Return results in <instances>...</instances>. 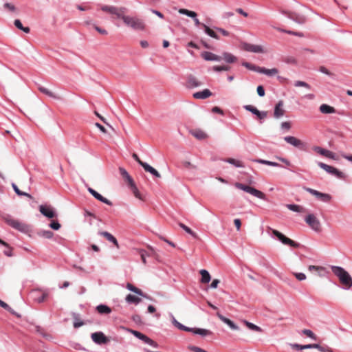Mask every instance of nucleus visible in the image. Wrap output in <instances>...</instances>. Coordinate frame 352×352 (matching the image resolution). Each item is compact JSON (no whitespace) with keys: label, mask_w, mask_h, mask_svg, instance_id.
<instances>
[{"label":"nucleus","mask_w":352,"mask_h":352,"mask_svg":"<svg viewBox=\"0 0 352 352\" xmlns=\"http://www.w3.org/2000/svg\"><path fill=\"white\" fill-rule=\"evenodd\" d=\"M193 135L198 140H203L206 138V134L201 131H197L194 132Z\"/></svg>","instance_id":"obj_49"},{"label":"nucleus","mask_w":352,"mask_h":352,"mask_svg":"<svg viewBox=\"0 0 352 352\" xmlns=\"http://www.w3.org/2000/svg\"><path fill=\"white\" fill-rule=\"evenodd\" d=\"M289 345L295 350H302V345L296 343H290Z\"/></svg>","instance_id":"obj_63"},{"label":"nucleus","mask_w":352,"mask_h":352,"mask_svg":"<svg viewBox=\"0 0 352 352\" xmlns=\"http://www.w3.org/2000/svg\"><path fill=\"white\" fill-rule=\"evenodd\" d=\"M309 226L316 232L321 230V224L319 219L314 214H308L305 219Z\"/></svg>","instance_id":"obj_9"},{"label":"nucleus","mask_w":352,"mask_h":352,"mask_svg":"<svg viewBox=\"0 0 352 352\" xmlns=\"http://www.w3.org/2000/svg\"><path fill=\"white\" fill-rule=\"evenodd\" d=\"M98 313L102 314H109L111 312V309L107 305H100L96 307Z\"/></svg>","instance_id":"obj_37"},{"label":"nucleus","mask_w":352,"mask_h":352,"mask_svg":"<svg viewBox=\"0 0 352 352\" xmlns=\"http://www.w3.org/2000/svg\"><path fill=\"white\" fill-rule=\"evenodd\" d=\"M91 338L93 342L97 344H103L109 342V339L101 331L91 333Z\"/></svg>","instance_id":"obj_10"},{"label":"nucleus","mask_w":352,"mask_h":352,"mask_svg":"<svg viewBox=\"0 0 352 352\" xmlns=\"http://www.w3.org/2000/svg\"><path fill=\"white\" fill-rule=\"evenodd\" d=\"M257 94L259 96L263 97L265 96V89L263 86L259 85L256 89Z\"/></svg>","instance_id":"obj_61"},{"label":"nucleus","mask_w":352,"mask_h":352,"mask_svg":"<svg viewBox=\"0 0 352 352\" xmlns=\"http://www.w3.org/2000/svg\"><path fill=\"white\" fill-rule=\"evenodd\" d=\"M172 322L179 329L182 330L183 329H184V325H183L182 324L179 322L174 317H173Z\"/></svg>","instance_id":"obj_59"},{"label":"nucleus","mask_w":352,"mask_h":352,"mask_svg":"<svg viewBox=\"0 0 352 352\" xmlns=\"http://www.w3.org/2000/svg\"><path fill=\"white\" fill-rule=\"evenodd\" d=\"M276 30H277L279 32H285V33H287L289 34H294V35H296V36H302V34L300 32H292V31H290V30H285L284 29H282V28H274Z\"/></svg>","instance_id":"obj_51"},{"label":"nucleus","mask_w":352,"mask_h":352,"mask_svg":"<svg viewBox=\"0 0 352 352\" xmlns=\"http://www.w3.org/2000/svg\"><path fill=\"white\" fill-rule=\"evenodd\" d=\"M284 140L287 143L296 148H302L305 146L304 143L300 140L296 138L294 136H285L284 138Z\"/></svg>","instance_id":"obj_15"},{"label":"nucleus","mask_w":352,"mask_h":352,"mask_svg":"<svg viewBox=\"0 0 352 352\" xmlns=\"http://www.w3.org/2000/svg\"><path fill=\"white\" fill-rule=\"evenodd\" d=\"M302 333L314 340H317V336L310 329H303Z\"/></svg>","instance_id":"obj_47"},{"label":"nucleus","mask_w":352,"mask_h":352,"mask_svg":"<svg viewBox=\"0 0 352 352\" xmlns=\"http://www.w3.org/2000/svg\"><path fill=\"white\" fill-rule=\"evenodd\" d=\"M294 86L295 87H305L307 89H311V87L309 84H307V82H304V81H300V80H297L294 82Z\"/></svg>","instance_id":"obj_50"},{"label":"nucleus","mask_w":352,"mask_h":352,"mask_svg":"<svg viewBox=\"0 0 352 352\" xmlns=\"http://www.w3.org/2000/svg\"><path fill=\"white\" fill-rule=\"evenodd\" d=\"M235 187L238 189L242 190L258 199L266 200V195L261 191L250 186L241 183H236Z\"/></svg>","instance_id":"obj_3"},{"label":"nucleus","mask_w":352,"mask_h":352,"mask_svg":"<svg viewBox=\"0 0 352 352\" xmlns=\"http://www.w3.org/2000/svg\"><path fill=\"white\" fill-rule=\"evenodd\" d=\"M203 83L199 81L197 78L190 75L188 77L186 80V87L189 89H194L201 86Z\"/></svg>","instance_id":"obj_16"},{"label":"nucleus","mask_w":352,"mask_h":352,"mask_svg":"<svg viewBox=\"0 0 352 352\" xmlns=\"http://www.w3.org/2000/svg\"><path fill=\"white\" fill-rule=\"evenodd\" d=\"M142 167L145 171L148 172L149 173H151V175L155 176V177H157V178L161 177V175L159 173V172L156 169H155L153 167L150 166L148 164L146 163L144 164H142Z\"/></svg>","instance_id":"obj_28"},{"label":"nucleus","mask_w":352,"mask_h":352,"mask_svg":"<svg viewBox=\"0 0 352 352\" xmlns=\"http://www.w3.org/2000/svg\"><path fill=\"white\" fill-rule=\"evenodd\" d=\"M230 67L228 66H214L213 70L215 72L228 71Z\"/></svg>","instance_id":"obj_56"},{"label":"nucleus","mask_w":352,"mask_h":352,"mask_svg":"<svg viewBox=\"0 0 352 352\" xmlns=\"http://www.w3.org/2000/svg\"><path fill=\"white\" fill-rule=\"evenodd\" d=\"M125 300L129 304L138 305L141 302V298L133 294H128L126 296Z\"/></svg>","instance_id":"obj_31"},{"label":"nucleus","mask_w":352,"mask_h":352,"mask_svg":"<svg viewBox=\"0 0 352 352\" xmlns=\"http://www.w3.org/2000/svg\"><path fill=\"white\" fill-rule=\"evenodd\" d=\"M89 192L96 199H98V201L104 203V204H106L109 206H111L112 205V203L109 200L107 199V198L102 197L100 193H98V192H96L95 190H94L93 188L89 187L87 188Z\"/></svg>","instance_id":"obj_18"},{"label":"nucleus","mask_w":352,"mask_h":352,"mask_svg":"<svg viewBox=\"0 0 352 352\" xmlns=\"http://www.w3.org/2000/svg\"><path fill=\"white\" fill-rule=\"evenodd\" d=\"M242 65L246 67L247 69L258 72V70L260 69L261 67L256 66L254 65H252L249 63L244 62L242 63Z\"/></svg>","instance_id":"obj_45"},{"label":"nucleus","mask_w":352,"mask_h":352,"mask_svg":"<svg viewBox=\"0 0 352 352\" xmlns=\"http://www.w3.org/2000/svg\"><path fill=\"white\" fill-rule=\"evenodd\" d=\"M288 17L299 24H303L306 22V17L304 15L296 12H289Z\"/></svg>","instance_id":"obj_23"},{"label":"nucleus","mask_w":352,"mask_h":352,"mask_svg":"<svg viewBox=\"0 0 352 352\" xmlns=\"http://www.w3.org/2000/svg\"><path fill=\"white\" fill-rule=\"evenodd\" d=\"M50 227L55 230H58L60 228V224L58 221H52L50 224Z\"/></svg>","instance_id":"obj_57"},{"label":"nucleus","mask_w":352,"mask_h":352,"mask_svg":"<svg viewBox=\"0 0 352 352\" xmlns=\"http://www.w3.org/2000/svg\"><path fill=\"white\" fill-rule=\"evenodd\" d=\"M128 331L133 334L137 338L143 341L145 344H147L154 348H158V344L157 342L149 338L146 335L142 333L141 332L133 329H128Z\"/></svg>","instance_id":"obj_7"},{"label":"nucleus","mask_w":352,"mask_h":352,"mask_svg":"<svg viewBox=\"0 0 352 352\" xmlns=\"http://www.w3.org/2000/svg\"><path fill=\"white\" fill-rule=\"evenodd\" d=\"M287 208L289 210L296 212H303L305 211L302 206L296 204H287Z\"/></svg>","instance_id":"obj_39"},{"label":"nucleus","mask_w":352,"mask_h":352,"mask_svg":"<svg viewBox=\"0 0 352 352\" xmlns=\"http://www.w3.org/2000/svg\"><path fill=\"white\" fill-rule=\"evenodd\" d=\"M280 126L283 129L289 131L291 129V124L289 122H283Z\"/></svg>","instance_id":"obj_62"},{"label":"nucleus","mask_w":352,"mask_h":352,"mask_svg":"<svg viewBox=\"0 0 352 352\" xmlns=\"http://www.w3.org/2000/svg\"><path fill=\"white\" fill-rule=\"evenodd\" d=\"M84 324L83 322L80 321L77 317H74V327L78 328Z\"/></svg>","instance_id":"obj_60"},{"label":"nucleus","mask_w":352,"mask_h":352,"mask_svg":"<svg viewBox=\"0 0 352 352\" xmlns=\"http://www.w3.org/2000/svg\"><path fill=\"white\" fill-rule=\"evenodd\" d=\"M245 109L256 115L261 120L266 118L267 115L266 111H260L252 105H246L245 106Z\"/></svg>","instance_id":"obj_19"},{"label":"nucleus","mask_w":352,"mask_h":352,"mask_svg":"<svg viewBox=\"0 0 352 352\" xmlns=\"http://www.w3.org/2000/svg\"><path fill=\"white\" fill-rule=\"evenodd\" d=\"M122 10H124V8L118 9V8H116L115 6H104L102 7V10H103L104 12H108L113 14H115L119 19H120L121 16H122Z\"/></svg>","instance_id":"obj_17"},{"label":"nucleus","mask_w":352,"mask_h":352,"mask_svg":"<svg viewBox=\"0 0 352 352\" xmlns=\"http://www.w3.org/2000/svg\"><path fill=\"white\" fill-rule=\"evenodd\" d=\"M212 94V92L208 89H205L202 91L194 93L192 96L196 99L204 100L210 97Z\"/></svg>","instance_id":"obj_22"},{"label":"nucleus","mask_w":352,"mask_h":352,"mask_svg":"<svg viewBox=\"0 0 352 352\" xmlns=\"http://www.w3.org/2000/svg\"><path fill=\"white\" fill-rule=\"evenodd\" d=\"M179 12L180 14H184V15H186L192 19H194V18H196V16H197V14L194 11H190V10H186V9H180L179 10Z\"/></svg>","instance_id":"obj_40"},{"label":"nucleus","mask_w":352,"mask_h":352,"mask_svg":"<svg viewBox=\"0 0 352 352\" xmlns=\"http://www.w3.org/2000/svg\"><path fill=\"white\" fill-rule=\"evenodd\" d=\"M243 322L244 323V324L250 330H252V331H256V332H259V333L263 332V330H262V329L260 327H258V326H257V325H256V324H253V323H252V322H250L249 321L243 320Z\"/></svg>","instance_id":"obj_33"},{"label":"nucleus","mask_w":352,"mask_h":352,"mask_svg":"<svg viewBox=\"0 0 352 352\" xmlns=\"http://www.w3.org/2000/svg\"><path fill=\"white\" fill-rule=\"evenodd\" d=\"M14 24L18 29L21 30L26 33L30 32V28L28 27L24 28L19 19H16L14 22Z\"/></svg>","instance_id":"obj_44"},{"label":"nucleus","mask_w":352,"mask_h":352,"mask_svg":"<svg viewBox=\"0 0 352 352\" xmlns=\"http://www.w3.org/2000/svg\"><path fill=\"white\" fill-rule=\"evenodd\" d=\"M304 190L315 196L318 199L322 202H329L332 199V197L329 194L321 192L311 188L305 187Z\"/></svg>","instance_id":"obj_6"},{"label":"nucleus","mask_w":352,"mask_h":352,"mask_svg":"<svg viewBox=\"0 0 352 352\" xmlns=\"http://www.w3.org/2000/svg\"><path fill=\"white\" fill-rule=\"evenodd\" d=\"M201 57L208 61H217L219 62L222 58L210 52H204L201 53Z\"/></svg>","instance_id":"obj_20"},{"label":"nucleus","mask_w":352,"mask_h":352,"mask_svg":"<svg viewBox=\"0 0 352 352\" xmlns=\"http://www.w3.org/2000/svg\"><path fill=\"white\" fill-rule=\"evenodd\" d=\"M272 234L279 241H280L284 245H287L293 248H298L299 244L293 240L287 238L283 234L276 230H272Z\"/></svg>","instance_id":"obj_8"},{"label":"nucleus","mask_w":352,"mask_h":352,"mask_svg":"<svg viewBox=\"0 0 352 352\" xmlns=\"http://www.w3.org/2000/svg\"><path fill=\"white\" fill-rule=\"evenodd\" d=\"M129 186H130V188L131 189V191H132L133 194L134 195V196L137 199L143 201L144 200V197L141 195V193L140 192V191L138 189L135 184L134 182H133L132 184H129Z\"/></svg>","instance_id":"obj_32"},{"label":"nucleus","mask_w":352,"mask_h":352,"mask_svg":"<svg viewBox=\"0 0 352 352\" xmlns=\"http://www.w3.org/2000/svg\"><path fill=\"white\" fill-rule=\"evenodd\" d=\"M179 226L182 228L185 232H186L188 234H190L192 237L197 238V234L194 232L190 228L186 226L185 224L182 223H179Z\"/></svg>","instance_id":"obj_43"},{"label":"nucleus","mask_w":352,"mask_h":352,"mask_svg":"<svg viewBox=\"0 0 352 352\" xmlns=\"http://www.w3.org/2000/svg\"><path fill=\"white\" fill-rule=\"evenodd\" d=\"M318 350L322 352H333V350L327 346L320 345V348Z\"/></svg>","instance_id":"obj_64"},{"label":"nucleus","mask_w":352,"mask_h":352,"mask_svg":"<svg viewBox=\"0 0 352 352\" xmlns=\"http://www.w3.org/2000/svg\"><path fill=\"white\" fill-rule=\"evenodd\" d=\"M308 270L309 271H316L318 272H319L320 271H322V270H324V268L323 267H320V266H316V265H309L308 267Z\"/></svg>","instance_id":"obj_55"},{"label":"nucleus","mask_w":352,"mask_h":352,"mask_svg":"<svg viewBox=\"0 0 352 352\" xmlns=\"http://www.w3.org/2000/svg\"><path fill=\"white\" fill-rule=\"evenodd\" d=\"M120 19L127 27L134 30L140 31L145 28L144 21L140 18L122 14Z\"/></svg>","instance_id":"obj_2"},{"label":"nucleus","mask_w":352,"mask_h":352,"mask_svg":"<svg viewBox=\"0 0 352 352\" xmlns=\"http://www.w3.org/2000/svg\"><path fill=\"white\" fill-rule=\"evenodd\" d=\"M333 273L339 278L340 283L347 288L352 287V278L344 268L340 266H331Z\"/></svg>","instance_id":"obj_1"},{"label":"nucleus","mask_w":352,"mask_h":352,"mask_svg":"<svg viewBox=\"0 0 352 352\" xmlns=\"http://www.w3.org/2000/svg\"><path fill=\"white\" fill-rule=\"evenodd\" d=\"M1 218L7 223V224L17 230L21 232H25L28 229V227L25 224L14 219L10 214H3L1 216Z\"/></svg>","instance_id":"obj_4"},{"label":"nucleus","mask_w":352,"mask_h":352,"mask_svg":"<svg viewBox=\"0 0 352 352\" xmlns=\"http://www.w3.org/2000/svg\"><path fill=\"white\" fill-rule=\"evenodd\" d=\"M314 151H316L317 153H318L324 157H326L327 158H329V159H331L333 160H338L336 154L329 150L323 148L320 146H315L314 148Z\"/></svg>","instance_id":"obj_12"},{"label":"nucleus","mask_w":352,"mask_h":352,"mask_svg":"<svg viewBox=\"0 0 352 352\" xmlns=\"http://www.w3.org/2000/svg\"><path fill=\"white\" fill-rule=\"evenodd\" d=\"M38 90L41 93L45 94L46 96H47L52 98H54L56 100H60V97L58 94L54 93L53 91H50L49 89H47L43 86H39Z\"/></svg>","instance_id":"obj_25"},{"label":"nucleus","mask_w":352,"mask_h":352,"mask_svg":"<svg viewBox=\"0 0 352 352\" xmlns=\"http://www.w3.org/2000/svg\"><path fill=\"white\" fill-rule=\"evenodd\" d=\"M39 211L43 215L49 219H52L56 217V212L54 208L50 206L41 205L39 206Z\"/></svg>","instance_id":"obj_11"},{"label":"nucleus","mask_w":352,"mask_h":352,"mask_svg":"<svg viewBox=\"0 0 352 352\" xmlns=\"http://www.w3.org/2000/svg\"><path fill=\"white\" fill-rule=\"evenodd\" d=\"M294 275L298 280H304L306 279V275L304 273L302 272H295L294 273Z\"/></svg>","instance_id":"obj_54"},{"label":"nucleus","mask_w":352,"mask_h":352,"mask_svg":"<svg viewBox=\"0 0 352 352\" xmlns=\"http://www.w3.org/2000/svg\"><path fill=\"white\" fill-rule=\"evenodd\" d=\"M199 273L201 276L200 282L202 283H208L211 280V276L206 270H201Z\"/></svg>","instance_id":"obj_30"},{"label":"nucleus","mask_w":352,"mask_h":352,"mask_svg":"<svg viewBox=\"0 0 352 352\" xmlns=\"http://www.w3.org/2000/svg\"><path fill=\"white\" fill-rule=\"evenodd\" d=\"M39 235L46 239H51L52 238L54 234L50 230H42L39 232Z\"/></svg>","instance_id":"obj_48"},{"label":"nucleus","mask_w":352,"mask_h":352,"mask_svg":"<svg viewBox=\"0 0 352 352\" xmlns=\"http://www.w3.org/2000/svg\"><path fill=\"white\" fill-rule=\"evenodd\" d=\"M12 187L13 188V190H14V192L19 196H25V197H28L29 198H32V196L27 193V192H23V191H21L19 188L17 187V186L14 184V183H12Z\"/></svg>","instance_id":"obj_42"},{"label":"nucleus","mask_w":352,"mask_h":352,"mask_svg":"<svg viewBox=\"0 0 352 352\" xmlns=\"http://www.w3.org/2000/svg\"><path fill=\"white\" fill-rule=\"evenodd\" d=\"M119 171H120V175L123 177V178H124L126 180L129 185L132 184L133 182H134L132 177L129 175V174L126 170V169H124V168L120 167Z\"/></svg>","instance_id":"obj_34"},{"label":"nucleus","mask_w":352,"mask_h":352,"mask_svg":"<svg viewBox=\"0 0 352 352\" xmlns=\"http://www.w3.org/2000/svg\"><path fill=\"white\" fill-rule=\"evenodd\" d=\"M3 7L6 9H8L9 11L12 12H16V7L12 4V3H6L4 5H3Z\"/></svg>","instance_id":"obj_53"},{"label":"nucleus","mask_w":352,"mask_h":352,"mask_svg":"<svg viewBox=\"0 0 352 352\" xmlns=\"http://www.w3.org/2000/svg\"><path fill=\"white\" fill-rule=\"evenodd\" d=\"M214 29L218 32L219 33H221L224 36H230L231 34L228 31L219 27H214Z\"/></svg>","instance_id":"obj_52"},{"label":"nucleus","mask_w":352,"mask_h":352,"mask_svg":"<svg viewBox=\"0 0 352 352\" xmlns=\"http://www.w3.org/2000/svg\"><path fill=\"white\" fill-rule=\"evenodd\" d=\"M126 287L129 291H131L140 296L146 298V295L144 294L141 289L135 287L132 284L127 283Z\"/></svg>","instance_id":"obj_35"},{"label":"nucleus","mask_w":352,"mask_h":352,"mask_svg":"<svg viewBox=\"0 0 352 352\" xmlns=\"http://www.w3.org/2000/svg\"><path fill=\"white\" fill-rule=\"evenodd\" d=\"M285 113L284 102L283 100H279L274 107V117L279 119L284 116Z\"/></svg>","instance_id":"obj_13"},{"label":"nucleus","mask_w":352,"mask_h":352,"mask_svg":"<svg viewBox=\"0 0 352 352\" xmlns=\"http://www.w3.org/2000/svg\"><path fill=\"white\" fill-rule=\"evenodd\" d=\"M217 316L218 318L225 324H226L232 330H239V327L235 324L231 320L226 318L223 315H221L220 313H217Z\"/></svg>","instance_id":"obj_24"},{"label":"nucleus","mask_w":352,"mask_h":352,"mask_svg":"<svg viewBox=\"0 0 352 352\" xmlns=\"http://www.w3.org/2000/svg\"><path fill=\"white\" fill-rule=\"evenodd\" d=\"M223 59L225 60L226 62H227L228 63H234L236 60V58L232 54L226 52V53H223Z\"/></svg>","instance_id":"obj_41"},{"label":"nucleus","mask_w":352,"mask_h":352,"mask_svg":"<svg viewBox=\"0 0 352 352\" xmlns=\"http://www.w3.org/2000/svg\"><path fill=\"white\" fill-rule=\"evenodd\" d=\"M318 166L324 170H325L327 173L334 175L338 179H345L347 177V175L342 171L338 170V168L333 166L327 165L323 162H318Z\"/></svg>","instance_id":"obj_5"},{"label":"nucleus","mask_w":352,"mask_h":352,"mask_svg":"<svg viewBox=\"0 0 352 352\" xmlns=\"http://www.w3.org/2000/svg\"><path fill=\"white\" fill-rule=\"evenodd\" d=\"M47 294H46V293H43V294H41V296H36V297H35V300H36L38 302L41 303V302H43L45 300V298H47Z\"/></svg>","instance_id":"obj_58"},{"label":"nucleus","mask_w":352,"mask_h":352,"mask_svg":"<svg viewBox=\"0 0 352 352\" xmlns=\"http://www.w3.org/2000/svg\"><path fill=\"white\" fill-rule=\"evenodd\" d=\"M244 50L257 54L267 53L268 51L263 45H244Z\"/></svg>","instance_id":"obj_14"},{"label":"nucleus","mask_w":352,"mask_h":352,"mask_svg":"<svg viewBox=\"0 0 352 352\" xmlns=\"http://www.w3.org/2000/svg\"><path fill=\"white\" fill-rule=\"evenodd\" d=\"M258 73L265 74L268 76H272L278 73V70L276 68L266 69L265 67H261L258 70Z\"/></svg>","instance_id":"obj_27"},{"label":"nucleus","mask_w":352,"mask_h":352,"mask_svg":"<svg viewBox=\"0 0 352 352\" xmlns=\"http://www.w3.org/2000/svg\"><path fill=\"white\" fill-rule=\"evenodd\" d=\"M226 162L230 164H232L233 166H234L235 167H237V168L244 167L243 163L241 161L238 160H235L233 158H228V159L226 160Z\"/></svg>","instance_id":"obj_38"},{"label":"nucleus","mask_w":352,"mask_h":352,"mask_svg":"<svg viewBox=\"0 0 352 352\" xmlns=\"http://www.w3.org/2000/svg\"><path fill=\"white\" fill-rule=\"evenodd\" d=\"M319 110L322 114H331L336 112L334 107L327 104H322L319 107Z\"/></svg>","instance_id":"obj_26"},{"label":"nucleus","mask_w":352,"mask_h":352,"mask_svg":"<svg viewBox=\"0 0 352 352\" xmlns=\"http://www.w3.org/2000/svg\"><path fill=\"white\" fill-rule=\"evenodd\" d=\"M254 162L258 163V164H265V165L274 166V167L280 166V164L276 162L268 161V160H265L256 159V160H254Z\"/></svg>","instance_id":"obj_36"},{"label":"nucleus","mask_w":352,"mask_h":352,"mask_svg":"<svg viewBox=\"0 0 352 352\" xmlns=\"http://www.w3.org/2000/svg\"><path fill=\"white\" fill-rule=\"evenodd\" d=\"M210 333L211 332L209 330L205 329L197 328L195 331V334H198L202 336H206Z\"/></svg>","instance_id":"obj_46"},{"label":"nucleus","mask_w":352,"mask_h":352,"mask_svg":"<svg viewBox=\"0 0 352 352\" xmlns=\"http://www.w3.org/2000/svg\"><path fill=\"white\" fill-rule=\"evenodd\" d=\"M203 30L206 34L209 36L211 38H213L216 40H219L220 36L218 34V32L214 28H210L209 26L206 25H203Z\"/></svg>","instance_id":"obj_21"},{"label":"nucleus","mask_w":352,"mask_h":352,"mask_svg":"<svg viewBox=\"0 0 352 352\" xmlns=\"http://www.w3.org/2000/svg\"><path fill=\"white\" fill-rule=\"evenodd\" d=\"M100 234L101 236H103L104 237H105L107 239V240H108L109 241L113 243L118 248H119V244H118L117 239L111 234H110L108 232L104 231V232H101L100 233Z\"/></svg>","instance_id":"obj_29"}]
</instances>
